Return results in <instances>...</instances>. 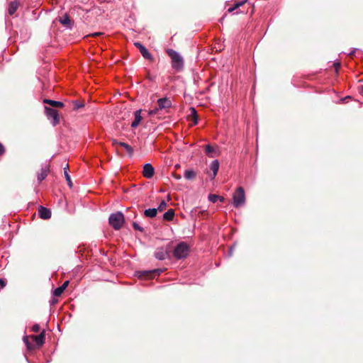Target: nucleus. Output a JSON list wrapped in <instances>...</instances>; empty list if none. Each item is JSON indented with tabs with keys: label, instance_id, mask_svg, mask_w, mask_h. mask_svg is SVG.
Instances as JSON below:
<instances>
[{
	"label": "nucleus",
	"instance_id": "1",
	"mask_svg": "<svg viewBox=\"0 0 363 363\" xmlns=\"http://www.w3.org/2000/svg\"><path fill=\"white\" fill-rule=\"evenodd\" d=\"M29 339H31L33 342H35L36 346L38 347H42L45 340V330H43L38 335H32L30 336H25L23 337V342H25L27 348L28 350H33L35 346L30 342Z\"/></svg>",
	"mask_w": 363,
	"mask_h": 363
},
{
	"label": "nucleus",
	"instance_id": "2",
	"mask_svg": "<svg viewBox=\"0 0 363 363\" xmlns=\"http://www.w3.org/2000/svg\"><path fill=\"white\" fill-rule=\"evenodd\" d=\"M166 52L171 58L172 66L177 71H181L184 67V60L182 57L175 50L168 48Z\"/></svg>",
	"mask_w": 363,
	"mask_h": 363
},
{
	"label": "nucleus",
	"instance_id": "3",
	"mask_svg": "<svg viewBox=\"0 0 363 363\" xmlns=\"http://www.w3.org/2000/svg\"><path fill=\"white\" fill-rule=\"evenodd\" d=\"M172 107V101L169 99L164 97L157 100V106L152 110H150L148 114L150 116H155L159 114L160 111H166Z\"/></svg>",
	"mask_w": 363,
	"mask_h": 363
},
{
	"label": "nucleus",
	"instance_id": "4",
	"mask_svg": "<svg viewBox=\"0 0 363 363\" xmlns=\"http://www.w3.org/2000/svg\"><path fill=\"white\" fill-rule=\"evenodd\" d=\"M124 216L121 212L112 213L109 217V224L115 229L119 230L121 228L124 223Z\"/></svg>",
	"mask_w": 363,
	"mask_h": 363
},
{
	"label": "nucleus",
	"instance_id": "5",
	"mask_svg": "<svg viewBox=\"0 0 363 363\" xmlns=\"http://www.w3.org/2000/svg\"><path fill=\"white\" fill-rule=\"evenodd\" d=\"M189 252V246L184 242L178 244L174 250V257L178 259L185 258Z\"/></svg>",
	"mask_w": 363,
	"mask_h": 363
},
{
	"label": "nucleus",
	"instance_id": "6",
	"mask_svg": "<svg viewBox=\"0 0 363 363\" xmlns=\"http://www.w3.org/2000/svg\"><path fill=\"white\" fill-rule=\"evenodd\" d=\"M233 205L235 208H239L245 202V194L244 189L241 186L238 187L233 196Z\"/></svg>",
	"mask_w": 363,
	"mask_h": 363
},
{
	"label": "nucleus",
	"instance_id": "7",
	"mask_svg": "<svg viewBox=\"0 0 363 363\" xmlns=\"http://www.w3.org/2000/svg\"><path fill=\"white\" fill-rule=\"evenodd\" d=\"M45 112L49 119H52L51 123L53 126L57 125L60 123V117L57 111L48 106L45 107Z\"/></svg>",
	"mask_w": 363,
	"mask_h": 363
},
{
	"label": "nucleus",
	"instance_id": "8",
	"mask_svg": "<svg viewBox=\"0 0 363 363\" xmlns=\"http://www.w3.org/2000/svg\"><path fill=\"white\" fill-rule=\"evenodd\" d=\"M134 45L140 50V52L145 59L148 60L150 62L154 61V57H152V55L148 52L146 48L144 45H143L140 43L135 42L134 43Z\"/></svg>",
	"mask_w": 363,
	"mask_h": 363
},
{
	"label": "nucleus",
	"instance_id": "9",
	"mask_svg": "<svg viewBox=\"0 0 363 363\" xmlns=\"http://www.w3.org/2000/svg\"><path fill=\"white\" fill-rule=\"evenodd\" d=\"M155 169L152 164L147 163L143 167V175L147 179H150L154 176Z\"/></svg>",
	"mask_w": 363,
	"mask_h": 363
},
{
	"label": "nucleus",
	"instance_id": "10",
	"mask_svg": "<svg viewBox=\"0 0 363 363\" xmlns=\"http://www.w3.org/2000/svg\"><path fill=\"white\" fill-rule=\"evenodd\" d=\"M160 272V269H155L152 271H144L140 272V275L139 277L140 278L144 279H152L155 274L159 275Z\"/></svg>",
	"mask_w": 363,
	"mask_h": 363
},
{
	"label": "nucleus",
	"instance_id": "11",
	"mask_svg": "<svg viewBox=\"0 0 363 363\" xmlns=\"http://www.w3.org/2000/svg\"><path fill=\"white\" fill-rule=\"evenodd\" d=\"M38 214L39 216L43 219H49L51 217V211L50 209L43 206L39 207Z\"/></svg>",
	"mask_w": 363,
	"mask_h": 363
},
{
	"label": "nucleus",
	"instance_id": "12",
	"mask_svg": "<svg viewBox=\"0 0 363 363\" xmlns=\"http://www.w3.org/2000/svg\"><path fill=\"white\" fill-rule=\"evenodd\" d=\"M50 172V165H46L41 169L40 173L38 174V181L39 182H43Z\"/></svg>",
	"mask_w": 363,
	"mask_h": 363
},
{
	"label": "nucleus",
	"instance_id": "13",
	"mask_svg": "<svg viewBox=\"0 0 363 363\" xmlns=\"http://www.w3.org/2000/svg\"><path fill=\"white\" fill-rule=\"evenodd\" d=\"M141 112L142 110L140 109L134 113L135 119L131 123V127L133 128H137L140 124V121H142Z\"/></svg>",
	"mask_w": 363,
	"mask_h": 363
},
{
	"label": "nucleus",
	"instance_id": "14",
	"mask_svg": "<svg viewBox=\"0 0 363 363\" xmlns=\"http://www.w3.org/2000/svg\"><path fill=\"white\" fill-rule=\"evenodd\" d=\"M43 103L50 105L54 108H62L64 107V104L61 101H57L51 99H44Z\"/></svg>",
	"mask_w": 363,
	"mask_h": 363
},
{
	"label": "nucleus",
	"instance_id": "15",
	"mask_svg": "<svg viewBox=\"0 0 363 363\" xmlns=\"http://www.w3.org/2000/svg\"><path fill=\"white\" fill-rule=\"evenodd\" d=\"M210 169L213 172V176L211 179H214L216 176L219 169V162L217 160H213L210 164Z\"/></svg>",
	"mask_w": 363,
	"mask_h": 363
},
{
	"label": "nucleus",
	"instance_id": "16",
	"mask_svg": "<svg viewBox=\"0 0 363 363\" xmlns=\"http://www.w3.org/2000/svg\"><path fill=\"white\" fill-rule=\"evenodd\" d=\"M155 256L159 260H164L167 256V252L163 248H158L155 253Z\"/></svg>",
	"mask_w": 363,
	"mask_h": 363
},
{
	"label": "nucleus",
	"instance_id": "17",
	"mask_svg": "<svg viewBox=\"0 0 363 363\" xmlns=\"http://www.w3.org/2000/svg\"><path fill=\"white\" fill-rule=\"evenodd\" d=\"M189 110L191 113L189 115V119L193 122L194 125H196L198 123V115L196 111L193 107L190 108Z\"/></svg>",
	"mask_w": 363,
	"mask_h": 363
},
{
	"label": "nucleus",
	"instance_id": "18",
	"mask_svg": "<svg viewBox=\"0 0 363 363\" xmlns=\"http://www.w3.org/2000/svg\"><path fill=\"white\" fill-rule=\"evenodd\" d=\"M18 8V3L17 1H11L9 5L8 12L9 14L12 16L15 13Z\"/></svg>",
	"mask_w": 363,
	"mask_h": 363
},
{
	"label": "nucleus",
	"instance_id": "19",
	"mask_svg": "<svg viewBox=\"0 0 363 363\" xmlns=\"http://www.w3.org/2000/svg\"><path fill=\"white\" fill-rule=\"evenodd\" d=\"M174 216V210L172 208L169 209L167 212H165L163 215V218L165 220L171 221L173 220Z\"/></svg>",
	"mask_w": 363,
	"mask_h": 363
},
{
	"label": "nucleus",
	"instance_id": "20",
	"mask_svg": "<svg viewBox=\"0 0 363 363\" xmlns=\"http://www.w3.org/2000/svg\"><path fill=\"white\" fill-rule=\"evenodd\" d=\"M184 177L186 179H194L196 177V173L193 169H187L185 171Z\"/></svg>",
	"mask_w": 363,
	"mask_h": 363
},
{
	"label": "nucleus",
	"instance_id": "21",
	"mask_svg": "<svg viewBox=\"0 0 363 363\" xmlns=\"http://www.w3.org/2000/svg\"><path fill=\"white\" fill-rule=\"evenodd\" d=\"M157 208H148L144 211V215L152 218L157 216Z\"/></svg>",
	"mask_w": 363,
	"mask_h": 363
},
{
	"label": "nucleus",
	"instance_id": "22",
	"mask_svg": "<svg viewBox=\"0 0 363 363\" xmlns=\"http://www.w3.org/2000/svg\"><path fill=\"white\" fill-rule=\"evenodd\" d=\"M119 146L124 148L130 156L133 155V149L130 145H129L128 144H127L125 143L121 142L119 143Z\"/></svg>",
	"mask_w": 363,
	"mask_h": 363
},
{
	"label": "nucleus",
	"instance_id": "23",
	"mask_svg": "<svg viewBox=\"0 0 363 363\" xmlns=\"http://www.w3.org/2000/svg\"><path fill=\"white\" fill-rule=\"evenodd\" d=\"M208 199L210 201H211L213 203H216L217 201L223 202L225 200L224 197L216 195V194H209Z\"/></svg>",
	"mask_w": 363,
	"mask_h": 363
},
{
	"label": "nucleus",
	"instance_id": "24",
	"mask_svg": "<svg viewBox=\"0 0 363 363\" xmlns=\"http://www.w3.org/2000/svg\"><path fill=\"white\" fill-rule=\"evenodd\" d=\"M60 22L67 27H71V20L67 15H65L64 16H62L60 19Z\"/></svg>",
	"mask_w": 363,
	"mask_h": 363
},
{
	"label": "nucleus",
	"instance_id": "25",
	"mask_svg": "<svg viewBox=\"0 0 363 363\" xmlns=\"http://www.w3.org/2000/svg\"><path fill=\"white\" fill-rule=\"evenodd\" d=\"M192 212H194L196 216L200 217H204L208 215V212L206 210H201L199 208H195Z\"/></svg>",
	"mask_w": 363,
	"mask_h": 363
},
{
	"label": "nucleus",
	"instance_id": "26",
	"mask_svg": "<svg viewBox=\"0 0 363 363\" xmlns=\"http://www.w3.org/2000/svg\"><path fill=\"white\" fill-rule=\"evenodd\" d=\"M246 1H247L245 0V1H240V2L235 4L233 7H230V8L228 9V12H229V13L233 12L235 9H237L239 7L242 6V5H244L246 3Z\"/></svg>",
	"mask_w": 363,
	"mask_h": 363
},
{
	"label": "nucleus",
	"instance_id": "27",
	"mask_svg": "<svg viewBox=\"0 0 363 363\" xmlns=\"http://www.w3.org/2000/svg\"><path fill=\"white\" fill-rule=\"evenodd\" d=\"M65 179H66V181L67 182V184L69 185V186L70 188H72V182L70 176L69 175V174L67 173V172L66 170V168H65Z\"/></svg>",
	"mask_w": 363,
	"mask_h": 363
},
{
	"label": "nucleus",
	"instance_id": "28",
	"mask_svg": "<svg viewBox=\"0 0 363 363\" xmlns=\"http://www.w3.org/2000/svg\"><path fill=\"white\" fill-rule=\"evenodd\" d=\"M63 292L64 290L60 286H59L53 291V295L55 296H60Z\"/></svg>",
	"mask_w": 363,
	"mask_h": 363
},
{
	"label": "nucleus",
	"instance_id": "29",
	"mask_svg": "<svg viewBox=\"0 0 363 363\" xmlns=\"http://www.w3.org/2000/svg\"><path fill=\"white\" fill-rule=\"evenodd\" d=\"M206 153L211 155L214 152V147L210 145H207L205 147Z\"/></svg>",
	"mask_w": 363,
	"mask_h": 363
},
{
	"label": "nucleus",
	"instance_id": "30",
	"mask_svg": "<svg viewBox=\"0 0 363 363\" xmlns=\"http://www.w3.org/2000/svg\"><path fill=\"white\" fill-rule=\"evenodd\" d=\"M167 203L164 201H162L160 203V205H159V206L157 208V211H159L160 212L163 211L164 210H165L167 208Z\"/></svg>",
	"mask_w": 363,
	"mask_h": 363
},
{
	"label": "nucleus",
	"instance_id": "31",
	"mask_svg": "<svg viewBox=\"0 0 363 363\" xmlns=\"http://www.w3.org/2000/svg\"><path fill=\"white\" fill-rule=\"evenodd\" d=\"M83 106H84V104H82L78 101H73V108L74 110L79 109V108H82Z\"/></svg>",
	"mask_w": 363,
	"mask_h": 363
},
{
	"label": "nucleus",
	"instance_id": "32",
	"mask_svg": "<svg viewBox=\"0 0 363 363\" xmlns=\"http://www.w3.org/2000/svg\"><path fill=\"white\" fill-rule=\"evenodd\" d=\"M133 227L135 230H139L140 232H143L144 229L140 227L136 222L133 223Z\"/></svg>",
	"mask_w": 363,
	"mask_h": 363
},
{
	"label": "nucleus",
	"instance_id": "33",
	"mask_svg": "<svg viewBox=\"0 0 363 363\" xmlns=\"http://www.w3.org/2000/svg\"><path fill=\"white\" fill-rule=\"evenodd\" d=\"M40 330V327L38 324H35L31 328V330L34 333H38Z\"/></svg>",
	"mask_w": 363,
	"mask_h": 363
},
{
	"label": "nucleus",
	"instance_id": "34",
	"mask_svg": "<svg viewBox=\"0 0 363 363\" xmlns=\"http://www.w3.org/2000/svg\"><path fill=\"white\" fill-rule=\"evenodd\" d=\"M333 66H334V67H335V71H336V72H337L338 69L340 67V62H335V63L333 64Z\"/></svg>",
	"mask_w": 363,
	"mask_h": 363
},
{
	"label": "nucleus",
	"instance_id": "35",
	"mask_svg": "<svg viewBox=\"0 0 363 363\" xmlns=\"http://www.w3.org/2000/svg\"><path fill=\"white\" fill-rule=\"evenodd\" d=\"M5 152V148L4 145L0 143V156L2 155Z\"/></svg>",
	"mask_w": 363,
	"mask_h": 363
},
{
	"label": "nucleus",
	"instance_id": "36",
	"mask_svg": "<svg viewBox=\"0 0 363 363\" xmlns=\"http://www.w3.org/2000/svg\"><path fill=\"white\" fill-rule=\"evenodd\" d=\"M69 284V281H66L63 283V284L62 286H60V287L65 291V289L67 287Z\"/></svg>",
	"mask_w": 363,
	"mask_h": 363
},
{
	"label": "nucleus",
	"instance_id": "37",
	"mask_svg": "<svg viewBox=\"0 0 363 363\" xmlns=\"http://www.w3.org/2000/svg\"><path fill=\"white\" fill-rule=\"evenodd\" d=\"M6 286V281L3 279H0V287L4 288Z\"/></svg>",
	"mask_w": 363,
	"mask_h": 363
},
{
	"label": "nucleus",
	"instance_id": "38",
	"mask_svg": "<svg viewBox=\"0 0 363 363\" xmlns=\"http://www.w3.org/2000/svg\"><path fill=\"white\" fill-rule=\"evenodd\" d=\"M121 142H118L116 139H112V144L114 146H117V145H119V143Z\"/></svg>",
	"mask_w": 363,
	"mask_h": 363
},
{
	"label": "nucleus",
	"instance_id": "39",
	"mask_svg": "<svg viewBox=\"0 0 363 363\" xmlns=\"http://www.w3.org/2000/svg\"><path fill=\"white\" fill-rule=\"evenodd\" d=\"M173 177H174L176 179H178V180L181 179V178H182V177H181V175H180V174H175V173H174V174H173Z\"/></svg>",
	"mask_w": 363,
	"mask_h": 363
},
{
	"label": "nucleus",
	"instance_id": "40",
	"mask_svg": "<svg viewBox=\"0 0 363 363\" xmlns=\"http://www.w3.org/2000/svg\"><path fill=\"white\" fill-rule=\"evenodd\" d=\"M102 34H103L102 33H94L92 34V36H99V35H101Z\"/></svg>",
	"mask_w": 363,
	"mask_h": 363
},
{
	"label": "nucleus",
	"instance_id": "41",
	"mask_svg": "<svg viewBox=\"0 0 363 363\" xmlns=\"http://www.w3.org/2000/svg\"><path fill=\"white\" fill-rule=\"evenodd\" d=\"M57 303V299H53V300L52 301V304H55V303Z\"/></svg>",
	"mask_w": 363,
	"mask_h": 363
}]
</instances>
